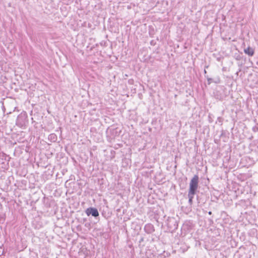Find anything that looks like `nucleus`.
Here are the masks:
<instances>
[{
    "label": "nucleus",
    "mask_w": 258,
    "mask_h": 258,
    "mask_svg": "<svg viewBox=\"0 0 258 258\" xmlns=\"http://www.w3.org/2000/svg\"><path fill=\"white\" fill-rule=\"evenodd\" d=\"M87 216L92 215L94 217H98L99 214L97 209L95 208H89L86 210Z\"/></svg>",
    "instance_id": "3"
},
{
    "label": "nucleus",
    "mask_w": 258,
    "mask_h": 258,
    "mask_svg": "<svg viewBox=\"0 0 258 258\" xmlns=\"http://www.w3.org/2000/svg\"><path fill=\"white\" fill-rule=\"evenodd\" d=\"M217 120L221 124H222V120H223V118L221 117H218V118H217Z\"/></svg>",
    "instance_id": "9"
},
{
    "label": "nucleus",
    "mask_w": 258,
    "mask_h": 258,
    "mask_svg": "<svg viewBox=\"0 0 258 258\" xmlns=\"http://www.w3.org/2000/svg\"><path fill=\"white\" fill-rule=\"evenodd\" d=\"M214 82H215V83H219L220 82V80H219V79H218V81H214Z\"/></svg>",
    "instance_id": "10"
},
{
    "label": "nucleus",
    "mask_w": 258,
    "mask_h": 258,
    "mask_svg": "<svg viewBox=\"0 0 258 258\" xmlns=\"http://www.w3.org/2000/svg\"><path fill=\"white\" fill-rule=\"evenodd\" d=\"M144 230L148 234H151L155 231L154 226L150 223L147 224L145 226Z\"/></svg>",
    "instance_id": "4"
},
{
    "label": "nucleus",
    "mask_w": 258,
    "mask_h": 258,
    "mask_svg": "<svg viewBox=\"0 0 258 258\" xmlns=\"http://www.w3.org/2000/svg\"><path fill=\"white\" fill-rule=\"evenodd\" d=\"M9 156L6 155L5 153H3L2 155V158L3 159H5V160H7V158H8Z\"/></svg>",
    "instance_id": "8"
},
{
    "label": "nucleus",
    "mask_w": 258,
    "mask_h": 258,
    "mask_svg": "<svg viewBox=\"0 0 258 258\" xmlns=\"http://www.w3.org/2000/svg\"><path fill=\"white\" fill-rule=\"evenodd\" d=\"M48 139L51 142H55L57 141V137L55 134H51L48 136Z\"/></svg>",
    "instance_id": "6"
},
{
    "label": "nucleus",
    "mask_w": 258,
    "mask_h": 258,
    "mask_svg": "<svg viewBox=\"0 0 258 258\" xmlns=\"http://www.w3.org/2000/svg\"><path fill=\"white\" fill-rule=\"evenodd\" d=\"M208 214H209V215H211V214H212V212H211V211L209 212H208Z\"/></svg>",
    "instance_id": "12"
},
{
    "label": "nucleus",
    "mask_w": 258,
    "mask_h": 258,
    "mask_svg": "<svg viewBox=\"0 0 258 258\" xmlns=\"http://www.w3.org/2000/svg\"><path fill=\"white\" fill-rule=\"evenodd\" d=\"M205 77L207 78L208 81V84L210 85L212 82H213V79L212 78H210L208 77L207 76H205Z\"/></svg>",
    "instance_id": "7"
},
{
    "label": "nucleus",
    "mask_w": 258,
    "mask_h": 258,
    "mask_svg": "<svg viewBox=\"0 0 258 258\" xmlns=\"http://www.w3.org/2000/svg\"><path fill=\"white\" fill-rule=\"evenodd\" d=\"M198 183L199 176L197 175H195L190 181L189 188L188 192V203L190 205L192 204V199L198 189Z\"/></svg>",
    "instance_id": "1"
},
{
    "label": "nucleus",
    "mask_w": 258,
    "mask_h": 258,
    "mask_svg": "<svg viewBox=\"0 0 258 258\" xmlns=\"http://www.w3.org/2000/svg\"><path fill=\"white\" fill-rule=\"evenodd\" d=\"M27 119V114L26 112L20 113L17 117L16 120V125L20 127L26 125Z\"/></svg>",
    "instance_id": "2"
},
{
    "label": "nucleus",
    "mask_w": 258,
    "mask_h": 258,
    "mask_svg": "<svg viewBox=\"0 0 258 258\" xmlns=\"http://www.w3.org/2000/svg\"><path fill=\"white\" fill-rule=\"evenodd\" d=\"M204 74H207V71H206V70H204Z\"/></svg>",
    "instance_id": "11"
},
{
    "label": "nucleus",
    "mask_w": 258,
    "mask_h": 258,
    "mask_svg": "<svg viewBox=\"0 0 258 258\" xmlns=\"http://www.w3.org/2000/svg\"><path fill=\"white\" fill-rule=\"evenodd\" d=\"M244 52L245 54H247L248 56H252L254 54V51L252 48H251L250 47H248L247 48H245L244 49Z\"/></svg>",
    "instance_id": "5"
}]
</instances>
